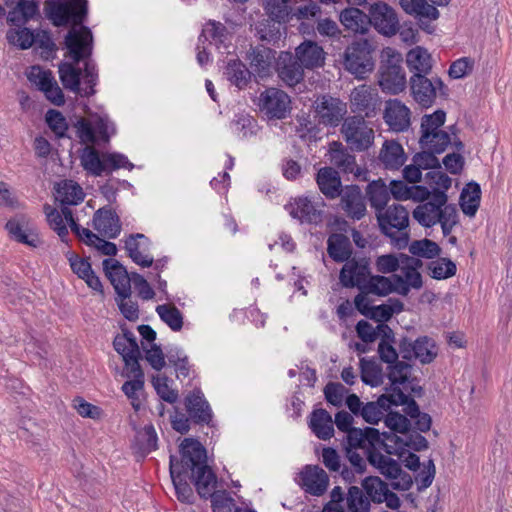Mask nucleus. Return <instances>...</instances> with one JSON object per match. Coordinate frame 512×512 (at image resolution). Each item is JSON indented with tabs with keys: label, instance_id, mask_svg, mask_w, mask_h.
<instances>
[{
	"label": "nucleus",
	"instance_id": "nucleus-56",
	"mask_svg": "<svg viewBox=\"0 0 512 512\" xmlns=\"http://www.w3.org/2000/svg\"><path fill=\"white\" fill-rule=\"evenodd\" d=\"M361 379L365 384L377 387L382 384L383 374L380 366L373 360L360 359Z\"/></svg>",
	"mask_w": 512,
	"mask_h": 512
},
{
	"label": "nucleus",
	"instance_id": "nucleus-46",
	"mask_svg": "<svg viewBox=\"0 0 512 512\" xmlns=\"http://www.w3.org/2000/svg\"><path fill=\"white\" fill-rule=\"evenodd\" d=\"M327 245L329 256L336 262H346L350 260L351 244L345 235L332 234L328 238Z\"/></svg>",
	"mask_w": 512,
	"mask_h": 512
},
{
	"label": "nucleus",
	"instance_id": "nucleus-18",
	"mask_svg": "<svg viewBox=\"0 0 512 512\" xmlns=\"http://www.w3.org/2000/svg\"><path fill=\"white\" fill-rule=\"evenodd\" d=\"M383 118L391 130L403 132L410 127L411 111L400 100L390 99L385 104Z\"/></svg>",
	"mask_w": 512,
	"mask_h": 512
},
{
	"label": "nucleus",
	"instance_id": "nucleus-27",
	"mask_svg": "<svg viewBox=\"0 0 512 512\" xmlns=\"http://www.w3.org/2000/svg\"><path fill=\"white\" fill-rule=\"evenodd\" d=\"M295 58L304 68L313 69L323 66L325 52L316 42L306 40L296 48Z\"/></svg>",
	"mask_w": 512,
	"mask_h": 512
},
{
	"label": "nucleus",
	"instance_id": "nucleus-22",
	"mask_svg": "<svg viewBox=\"0 0 512 512\" xmlns=\"http://www.w3.org/2000/svg\"><path fill=\"white\" fill-rule=\"evenodd\" d=\"M125 248L134 263L142 267H150L154 261L149 253L150 241L143 234L130 235L125 241Z\"/></svg>",
	"mask_w": 512,
	"mask_h": 512
},
{
	"label": "nucleus",
	"instance_id": "nucleus-64",
	"mask_svg": "<svg viewBox=\"0 0 512 512\" xmlns=\"http://www.w3.org/2000/svg\"><path fill=\"white\" fill-rule=\"evenodd\" d=\"M385 425L391 430L390 433L405 436L410 429L411 423L408 418L397 412H390L384 419Z\"/></svg>",
	"mask_w": 512,
	"mask_h": 512
},
{
	"label": "nucleus",
	"instance_id": "nucleus-11",
	"mask_svg": "<svg viewBox=\"0 0 512 512\" xmlns=\"http://www.w3.org/2000/svg\"><path fill=\"white\" fill-rule=\"evenodd\" d=\"M402 259L404 261L399 268L400 273L392 275L396 281V293L405 296L411 289L422 287V277L418 271L421 261L408 255L403 256Z\"/></svg>",
	"mask_w": 512,
	"mask_h": 512
},
{
	"label": "nucleus",
	"instance_id": "nucleus-33",
	"mask_svg": "<svg viewBox=\"0 0 512 512\" xmlns=\"http://www.w3.org/2000/svg\"><path fill=\"white\" fill-rule=\"evenodd\" d=\"M185 406L190 417L197 422L209 423L212 418L210 406L200 390H195L186 397Z\"/></svg>",
	"mask_w": 512,
	"mask_h": 512
},
{
	"label": "nucleus",
	"instance_id": "nucleus-25",
	"mask_svg": "<svg viewBox=\"0 0 512 512\" xmlns=\"http://www.w3.org/2000/svg\"><path fill=\"white\" fill-rule=\"evenodd\" d=\"M209 41L210 45H214L218 50L224 49V52L230 53L229 48L232 46V34L220 22L209 21L204 26L199 37V42Z\"/></svg>",
	"mask_w": 512,
	"mask_h": 512
},
{
	"label": "nucleus",
	"instance_id": "nucleus-34",
	"mask_svg": "<svg viewBox=\"0 0 512 512\" xmlns=\"http://www.w3.org/2000/svg\"><path fill=\"white\" fill-rule=\"evenodd\" d=\"M340 22L345 29L359 34H366L370 28L369 14L359 8L344 9L340 13Z\"/></svg>",
	"mask_w": 512,
	"mask_h": 512
},
{
	"label": "nucleus",
	"instance_id": "nucleus-14",
	"mask_svg": "<svg viewBox=\"0 0 512 512\" xmlns=\"http://www.w3.org/2000/svg\"><path fill=\"white\" fill-rule=\"evenodd\" d=\"M259 107L268 118L283 119L289 112L290 98L277 88H269L260 94Z\"/></svg>",
	"mask_w": 512,
	"mask_h": 512
},
{
	"label": "nucleus",
	"instance_id": "nucleus-37",
	"mask_svg": "<svg viewBox=\"0 0 512 512\" xmlns=\"http://www.w3.org/2000/svg\"><path fill=\"white\" fill-rule=\"evenodd\" d=\"M320 191L328 198L334 199L341 193V180L336 170L331 167L321 168L317 173Z\"/></svg>",
	"mask_w": 512,
	"mask_h": 512
},
{
	"label": "nucleus",
	"instance_id": "nucleus-13",
	"mask_svg": "<svg viewBox=\"0 0 512 512\" xmlns=\"http://www.w3.org/2000/svg\"><path fill=\"white\" fill-rule=\"evenodd\" d=\"M180 452V461L173 456L170 459H174V463L179 465L182 473L193 472L206 465V451L199 441L185 438L180 445Z\"/></svg>",
	"mask_w": 512,
	"mask_h": 512
},
{
	"label": "nucleus",
	"instance_id": "nucleus-30",
	"mask_svg": "<svg viewBox=\"0 0 512 512\" xmlns=\"http://www.w3.org/2000/svg\"><path fill=\"white\" fill-rule=\"evenodd\" d=\"M44 213L50 228L58 234L62 241H65L68 235L66 224H69L70 228L72 229V224L76 223L73 218L72 211L67 207H64L61 211H58L56 208L46 204L44 206Z\"/></svg>",
	"mask_w": 512,
	"mask_h": 512
},
{
	"label": "nucleus",
	"instance_id": "nucleus-12",
	"mask_svg": "<svg viewBox=\"0 0 512 512\" xmlns=\"http://www.w3.org/2000/svg\"><path fill=\"white\" fill-rule=\"evenodd\" d=\"M383 449L390 455H398L404 457L410 449L420 451L427 448L428 442L425 437L420 434H406L398 436L392 433H383Z\"/></svg>",
	"mask_w": 512,
	"mask_h": 512
},
{
	"label": "nucleus",
	"instance_id": "nucleus-50",
	"mask_svg": "<svg viewBox=\"0 0 512 512\" xmlns=\"http://www.w3.org/2000/svg\"><path fill=\"white\" fill-rule=\"evenodd\" d=\"M405 153L402 146L395 141H386L380 152V160L386 168L396 169L405 162Z\"/></svg>",
	"mask_w": 512,
	"mask_h": 512
},
{
	"label": "nucleus",
	"instance_id": "nucleus-29",
	"mask_svg": "<svg viewBox=\"0 0 512 512\" xmlns=\"http://www.w3.org/2000/svg\"><path fill=\"white\" fill-rule=\"evenodd\" d=\"M368 461L385 477L393 480L398 478L405 480V478H407L405 481L407 487L411 484L410 477L406 473L402 472V469L396 460L375 451L369 453Z\"/></svg>",
	"mask_w": 512,
	"mask_h": 512
},
{
	"label": "nucleus",
	"instance_id": "nucleus-52",
	"mask_svg": "<svg viewBox=\"0 0 512 512\" xmlns=\"http://www.w3.org/2000/svg\"><path fill=\"white\" fill-rule=\"evenodd\" d=\"M363 291L380 296H386L393 292L396 293V281H394L393 275L390 277L380 275L369 276Z\"/></svg>",
	"mask_w": 512,
	"mask_h": 512
},
{
	"label": "nucleus",
	"instance_id": "nucleus-38",
	"mask_svg": "<svg viewBox=\"0 0 512 512\" xmlns=\"http://www.w3.org/2000/svg\"><path fill=\"white\" fill-rule=\"evenodd\" d=\"M406 63L413 75L423 74L426 76L432 69V58L430 53L421 46L409 50L406 55Z\"/></svg>",
	"mask_w": 512,
	"mask_h": 512
},
{
	"label": "nucleus",
	"instance_id": "nucleus-10",
	"mask_svg": "<svg viewBox=\"0 0 512 512\" xmlns=\"http://www.w3.org/2000/svg\"><path fill=\"white\" fill-rule=\"evenodd\" d=\"M370 26L386 37L394 36L399 30V20L395 10L384 2H376L369 8Z\"/></svg>",
	"mask_w": 512,
	"mask_h": 512
},
{
	"label": "nucleus",
	"instance_id": "nucleus-21",
	"mask_svg": "<svg viewBox=\"0 0 512 512\" xmlns=\"http://www.w3.org/2000/svg\"><path fill=\"white\" fill-rule=\"evenodd\" d=\"M103 268L118 296H130L132 275L115 259H105Z\"/></svg>",
	"mask_w": 512,
	"mask_h": 512
},
{
	"label": "nucleus",
	"instance_id": "nucleus-63",
	"mask_svg": "<svg viewBox=\"0 0 512 512\" xmlns=\"http://www.w3.org/2000/svg\"><path fill=\"white\" fill-rule=\"evenodd\" d=\"M27 78L40 91H43L49 84H53V80H55L50 70L43 69L40 66H32L27 73Z\"/></svg>",
	"mask_w": 512,
	"mask_h": 512
},
{
	"label": "nucleus",
	"instance_id": "nucleus-43",
	"mask_svg": "<svg viewBox=\"0 0 512 512\" xmlns=\"http://www.w3.org/2000/svg\"><path fill=\"white\" fill-rule=\"evenodd\" d=\"M192 477L197 492L201 497L207 498L213 495L216 487V476L207 465L193 471Z\"/></svg>",
	"mask_w": 512,
	"mask_h": 512
},
{
	"label": "nucleus",
	"instance_id": "nucleus-47",
	"mask_svg": "<svg viewBox=\"0 0 512 512\" xmlns=\"http://www.w3.org/2000/svg\"><path fill=\"white\" fill-rule=\"evenodd\" d=\"M380 403L385 405H404V412L410 416L412 419H414L419 413V407L416 403V401L412 398H410L407 394H405L401 390H394L393 392H390L389 394H384L380 396Z\"/></svg>",
	"mask_w": 512,
	"mask_h": 512
},
{
	"label": "nucleus",
	"instance_id": "nucleus-4",
	"mask_svg": "<svg viewBox=\"0 0 512 512\" xmlns=\"http://www.w3.org/2000/svg\"><path fill=\"white\" fill-rule=\"evenodd\" d=\"M381 231L390 238L397 249H404L409 244V213L399 204L388 206L376 213Z\"/></svg>",
	"mask_w": 512,
	"mask_h": 512
},
{
	"label": "nucleus",
	"instance_id": "nucleus-40",
	"mask_svg": "<svg viewBox=\"0 0 512 512\" xmlns=\"http://www.w3.org/2000/svg\"><path fill=\"white\" fill-rule=\"evenodd\" d=\"M309 426L313 433L320 439L327 440L333 436V420L331 415L324 409L313 411Z\"/></svg>",
	"mask_w": 512,
	"mask_h": 512
},
{
	"label": "nucleus",
	"instance_id": "nucleus-54",
	"mask_svg": "<svg viewBox=\"0 0 512 512\" xmlns=\"http://www.w3.org/2000/svg\"><path fill=\"white\" fill-rule=\"evenodd\" d=\"M182 471L178 464L174 463V459L170 460V475L174 484L177 498L183 503L191 502L193 496L191 487L182 478Z\"/></svg>",
	"mask_w": 512,
	"mask_h": 512
},
{
	"label": "nucleus",
	"instance_id": "nucleus-16",
	"mask_svg": "<svg viewBox=\"0 0 512 512\" xmlns=\"http://www.w3.org/2000/svg\"><path fill=\"white\" fill-rule=\"evenodd\" d=\"M403 358L419 360L422 364L431 363L438 354L435 341L427 336L417 338L413 343L403 342L401 345Z\"/></svg>",
	"mask_w": 512,
	"mask_h": 512
},
{
	"label": "nucleus",
	"instance_id": "nucleus-45",
	"mask_svg": "<svg viewBox=\"0 0 512 512\" xmlns=\"http://www.w3.org/2000/svg\"><path fill=\"white\" fill-rule=\"evenodd\" d=\"M367 196L376 213L385 209L390 200V188L382 179L371 182L367 187Z\"/></svg>",
	"mask_w": 512,
	"mask_h": 512
},
{
	"label": "nucleus",
	"instance_id": "nucleus-5",
	"mask_svg": "<svg viewBox=\"0 0 512 512\" xmlns=\"http://www.w3.org/2000/svg\"><path fill=\"white\" fill-rule=\"evenodd\" d=\"M341 133L351 150H367L374 141V131L361 116H351L344 120Z\"/></svg>",
	"mask_w": 512,
	"mask_h": 512
},
{
	"label": "nucleus",
	"instance_id": "nucleus-9",
	"mask_svg": "<svg viewBox=\"0 0 512 512\" xmlns=\"http://www.w3.org/2000/svg\"><path fill=\"white\" fill-rule=\"evenodd\" d=\"M410 87L415 102L423 108H429L435 102L437 91L444 94L445 85L440 78L429 79L423 74H418L411 76Z\"/></svg>",
	"mask_w": 512,
	"mask_h": 512
},
{
	"label": "nucleus",
	"instance_id": "nucleus-7",
	"mask_svg": "<svg viewBox=\"0 0 512 512\" xmlns=\"http://www.w3.org/2000/svg\"><path fill=\"white\" fill-rule=\"evenodd\" d=\"M324 201L320 196L294 198L285 206L291 217L301 223L318 224L322 221Z\"/></svg>",
	"mask_w": 512,
	"mask_h": 512
},
{
	"label": "nucleus",
	"instance_id": "nucleus-44",
	"mask_svg": "<svg viewBox=\"0 0 512 512\" xmlns=\"http://www.w3.org/2000/svg\"><path fill=\"white\" fill-rule=\"evenodd\" d=\"M224 75L231 84L243 89L248 85L252 72L240 60L231 59L226 65Z\"/></svg>",
	"mask_w": 512,
	"mask_h": 512
},
{
	"label": "nucleus",
	"instance_id": "nucleus-26",
	"mask_svg": "<svg viewBox=\"0 0 512 512\" xmlns=\"http://www.w3.org/2000/svg\"><path fill=\"white\" fill-rule=\"evenodd\" d=\"M92 225L100 235L107 238H116L121 232L119 217L110 208L97 210L93 216Z\"/></svg>",
	"mask_w": 512,
	"mask_h": 512
},
{
	"label": "nucleus",
	"instance_id": "nucleus-55",
	"mask_svg": "<svg viewBox=\"0 0 512 512\" xmlns=\"http://www.w3.org/2000/svg\"><path fill=\"white\" fill-rule=\"evenodd\" d=\"M6 38L9 44L22 50L30 48L37 41L34 33L26 27L9 29L6 33Z\"/></svg>",
	"mask_w": 512,
	"mask_h": 512
},
{
	"label": "nucleus",
	"instance_id": "nucleus-17",
	"mask_svg": "<svg viewBox=\"0 0 512 512\" xmlns=\"http://www.w3.org/2000/svg\"><path fill=\"white\" fill-rule=\"evenodd\" d=\"M383 433L377 429L367 427L364 430L352 428L347 432V443L349 449H364L369 456L370 452H375L377 447L382 446Z\"/></svg>",
	"mask_w": 512,
	"mask_h": 512
},
{
	"label": "nucleus",
	"instance_id": "nucleus-39",
	"mask_svg": "<svg viewBox=\"0 0 512 512\" xmlns=\"http://www.w3.org/2000/svg\"><path fill=\"white\" fill-rule=\"evenodd\" d=\"M329 160L345 173H353L356 167L355 157L338 141H333L329 145Z\"/></svg>",
	"mask_w": 512,
	"mask_h": 512
},
{
	"label": "nucleus",
	"instance_id": "nucleus-61",
	"mask_svg": "<svg viewBox=\"0 0 512 512\" xmlns=\"http://www.w3.org/2000/svg\"><path fill=\"white\" fill-rule=\"evenodd\" d=\"M362 487L368 495L370 501L375 503H381L382 496L388 490L387 484L376 476L366 477L362 481Z\"/></svg>",
	"mask_w": 512,
	"mask_h": 512
},
{
	"label": "nucleus",
	"instance_id": "nucleus-19",
	"mask_svg": "<svg viewBox=\"0 0 512 512\" xmlns=\"http://www.w3.org/2000/svg\"><path fill=\"white\" fill-rule=\"evenodd\" d=\"M4 7L8 8L7 22L20 26L35 18L39 13V6L35 0H3Z\"/></svg>",
	"mask_w": 512,
	"mask_h": 512
},
{
	"label": "nucleus",
	"instance_id": "nucleus-15",
	"mask_svg": "<svg viewBox=\"0 0 512 512\" xmlns=\"http://www.w3.org/2000/svg\"><path fill=\"white\" fill-rule=\"evenodd\" d=\"M370 276L369 263L366 259L351 258L340 271V283L347 288L358 287L363 291Z\"/></svg>",
	"mask_w": 512,
	"mask_h": 512
},
{
	"label": "nucleus",
	"instance_id": "nucleus-20",
	"mask_svg": "<svg viewBox=\"0 0 512 512\" xmlns=\"http://www.w3.org/2000/svg\"><path fill=\"white\" fill-rule=\"evenodd\" d=\"M329 478L319 466L307 465L299 473V484L309 494L321 496L327 490Z\"/></svg>",
	"mask_w": 512,
	"mask_h": 512
},
{
	"label": "nucleus",
	"instance_id": "nucleus-57",
	"mask_svg": "<svg viewBox=\"0 0 512 512\" xmlns=\"http://www.w3.org/2000/svg\"><path fill=\"white\" fill-rule=\"evenodd\" d=\"M346 503L350 512H369L371 507L370 499L357 486L348 489Z\"/></svg>",
	"mask_w": 512,
	"mask_h": 512
},
{
	"label": "nucleus",
	"instance_id": "nucleus-42",
	"mask_svg": "<svg viewBox=\"0 0 512 512\" xmlns=\"http://www.w3.org/2000/svg\"><path fill=\"white\" fill-rule=\"evenodd\" d=\"M71 269L79 278L83 279L86 284L95 291H101L102 284L95 275L88 260L72 255L69 258Z\"/></svg>",
	"mask_w": 512,
	"mask_h": 512
},
{
	"label": "nucleus",
	"instance_id": "nucleus-32",
	"mask_svg": "<svg viewBox=\"0 0 512 512\" xmlns=\"http://www.w3.org/2000/svg\"><path fill=\"white\" fill-rule=\"evenodd\" d=\"M379 86L389 94H399L406 87V74L403 68L380 69Z\"/></svg>",
	"mask_w": 512,
	"mask_h": 512
},
{
	"label": "nucleus",
	"instance_id": "nucleus-23",
	"mask_svg": "<svg viewBox=\"0 0 512 512\" xmlns=\"http://www.w3.org/2000/svg\"><path fill=\"white\" fill-rule=\"evenodd\" d=\"M341 207L352 219L360 220L366 214V203L358 186H346L340 193Z\"/></svg>",
	"mask_w": 512,
	"mask_h": 512
},
{
	"label": "nucleus",
	"instance_id": "nucleus-60",
	"mask_svg": "<svg viewBox=\"0 0 512 512\" xmlns=\"http://www.w3.org/2000/svg\"><path fill=\"white\" fill-rule=\"evenodd\" d=\"M411 366L405 362L398 361L388 366L387 376L391 383L392 390H401L400 385H404L410 376Z\"/></svg>",
	"mask_w": 512,
	"mask_h": 512
},
{
	"label": "nucleus",
	"instance_id": "nucleus-59",
	"mask_svg": "<svg viewBox=\"0 0 512 512\" xmlns=\"http://www.w3.org/2000/svg\"><path fill=\"white\" fill-rule=\"evenodd\" d=\"M376 94L367 85H360L351 92L350 101L356 110L364 111L373 105Z\"/></svg>",
	"mask_w": 512,
	"mask_h": 512
},
{
	"label": "nucleus",
	"instance_id": "nucleus-62",
	"mask_svg": "<svg viewBox=\"0 0 512 512\" xmlns=\"http://www.w3.org/2000/svg\"><path fill=\"white\" fill-rule=\"evenodd\" d=\"M446 119V114L442 110H437L433 114L424 115L421 121V135L429 133L430 135L438 132H444L441 130Z\"/></svg>",
	"mask_w": 512,
	"mask_h": 512
},
{
	"label": "nucleus",
	"instance_id": "nucleus-48",
	"mask_svg": "<svg viewBox=\"0 0 512 512\" xmlns=\"http://www.w3.org/2000/svg\"><path fill=\"white\" fill-rule=\"evenodd\" d=\"M400 5L406 13L420 19L436 20L440 15L436 7L428 4L427 0H400Z\"/></svg>",
	"mask_w": 512,
	"mask_h": 512
},
{
	"label": "nucleus",
	"instance_id": "nucleus-51",
	"mask_svg": "<svg viewBox=\"0 0 512 512\" xmlns=\"http://www.w3.org/2000/svg\"><path fill=\"white\" fill-rule=\"evenodd\" d=\"M156 313L172 331L179 332L183 328V313L172 303L161 304L156 307Z\"/></svg>",
	"mask_w": 512,
	"mask_h": 512
},
{
	"label": "nucleus",
	"instance_id": "nucleus-35",
	"mask_svg": "<svg viewBox=\"0 0 512 512\" xmlns=\"http://www.w3.org/2000/svg\"><path fill=\"white\" fill-rule=\"evenodd\" d=\"M275 52L267 47L259 46L252 50L250 55V66L255 75L264 78L270 74Z\"/></svg>",
	"mask_w": 512,
	"mask_h": 512
},
{
	"label": "nucleus",
	"instance_id": "nucleus-31",
	"mask_svg": "<svg viewBox=\"0 0 512 512\" xmlns=\"http://www.w3.org/2000/svg\"><path fill=\"white\" fill-rule=\"evenodd\" d=\"M127 370V376L133 377V379L126 381L122 385V391L130 400L133 409L135 411H139L142 405L141 396L144 390V374L141 370V367H139L137 370L135 368Z\"/></svg>",
	"mask_w": 512,
	"mask_h": 512
},
{
	"label": "nucleus",
	"instance_id": "nucleus-24",
	"mask_svg": "<svg viewBox=\"0 0 512 512\" xmlns=\"http://www.w3.org/2000/svg\"><path fill=\"white\" fill-rule=\"evenodd\" d=\"M115 350L122 356L127 369L140 367V350L133 333L117 335L113 342Z\"/></svg>",
	"mask_w": 512,
	"mask_h": 512
},
{
	"label": "nucleus",
	"instance_id": "nucleus-6",
	"mask_svg": "<svg viewBox=\"0 0 512 512\" xmlns=\"http://www.w3.org/2000/svg\"><path fill=\"white\" fill-rule=\"evenodd\" d=\"M344 66L358 79H364L374 69L368 41L353 42L344 53Z\"/></svg>",
	"mask_w": 512,
	"mask_h": 512
},
{
	"label": "nucleus",
	"instance_id": "nucleus-53",
	"mask_svg": "<svg viewBox=\"0 0 512 512\" xmlns=\"http://www.w3.org/2000/svg\"><path fill=\"white\" fill-rule=\"evenodd\" d=\"M290 0H264L266 14L277 23H285L291 15Z\"/></svg>",
	"mask_w": 512,
	"mask_h": 512
},
{
	"label": "nucleus",
	"instance_id": "nucleus-28",
	"mask_svg": "<svg viewBox=\"0 0 512 512\" xmlns=\"http://www.w3.org/2000/svg\"><path fill=\"white\" fill-rule=\"evenodd\" d=\"M303 68L290 52H282L279 55L278 74L288 86H294L303 79Z\"/></svg>",
	"mask_w": 512,
	"mask_h": 512
},
{
	"label": "nucleus",
	"instance_id": "nucleus-1",
	"mask_svg": "<svg viewBox=\"0 0 512 512\" xmlns=\"http://www.w3.org/2000/svg\"><path fill=\"white\" fill-rule=\"evenodd\" d=\"M48 17L55 26L72 23L73 27L65 37V45L69 57L78 64L84 63V69L75 67L73 63L59 65V76L63 86L81 96L95 93L98 73L95 62L91 59L93 37L89 28L79 26L87 14V0H50L47 3Z\"/></svg>",
	"mask_w": 512,
	"mask_h": 512
},
{
	"label": "nucleus",
	"instance_id": "nucleus-41",
	"mask_svg": "<svg viewBox=\"0 0 512 512\" xmlns=\"http://www.w3.org/2000/svg\"><path fill=\"white\" fill-rule=\"evenodd\" d=\"M55 191L56 200L64 205H77L84 199L82 187L72 180H64L58 183Z\"/></svg>",
	"mask_w": 512,
	"mask_h": 512
},
{
	"label": "nucleus",
	"instance_id": "nucleus-36",
	"mask_svg": "<svg viewBox=\"0 0 512 512\" xmlns=\"http://www.w3.org/2000/svg\"><path fill=\"white\" fill-rule=\"evenodd\" d=\"M72 231L82 240L86 245L95 247L103 255L114 256L117 253V247L114 243L106 241L94 234L88 228H82L79 224H72Z\"/></svg>",
	"mask_w": 512,
	"mask_h": 512
},
{
	"label": "nucleus",
	"instance_id": "nucleus-2",
	"mask_svg": "<svg viewBox=\"0 0 512 512\" xmlns=\"http://www.w3.org/2000/svg\"><path fill=\"white\" fill-rule=\"evenodd\" d=\"M76 135L85 147L80 153V162L83 169L92 176L98 177L105 173L104 154L100 157L98 151L92 147L100 141L108 142L115 134L114 124L106 113L88 112L75 123Z\"/></svg>",
	"mask_w": 512,
	"mask_h": 512
},
{
	"label": "nucleus",
	"instance_id": "nucleus-3",
	"mask_svg": "<svg viewBox=\"0 0 512 512\" xmlns=\"http://www.w3.org/2000/svg\"><path fill=\"white\" fill-rule=\"evenodd\" d=\"M413 217L424 227L440 223L444 235L450 234L458 221L457 210L454 206L447 205L444 191L434 192L430 201L418 205L413 211Z\"/></svg>",
	"mask_w": 512,
	"mask_h": 512
},
{
	"label": "nucleus",
	"instance_id": "nucleus-58",
	"mask_svg": "<svg viewBox=\"0 0 512 512\" xmlns=\"http://www.w3.org/2000/svg\"><path fill=\"white\" fill-rule=\"evenodd\" d=\"M449 143L450 136L447 132H438L432 135L426 133L420 137L421 147L437 154L444 152Z\"/></svg>",
	"mask_w": 512,
	"mask_h": 512
},
{
	"label": "nucleus",
	"instance_id": "nucleus-49",
	"mask_svg": "<svg viewBox=\"0 0 512 512\" xmlns=\"http://www.w3.org/2000/svg\"><path fill=\"white\" fill-rule=\"evenodd\" d=\"M481 189L477 183H469L460 195V206L467 216H474L479 208Z\"/></svg>",
	"mask_w": 512,
	"mask_h": 512
},
{
	"label": "nucleus",
	"instance_id": "nucleus-8",
	"mask_svg": "<svg viewBox=\"0 0 512 512\" xmlns=\"http://www.w3.org/2000/svg\"><path fill=\"white\" fill-rule=\"evenodd\" d=\"M315 115L320 124L337 127L347 114V104L339 98L324 95L314 103Z\"/></svg>",
	"mask_w": 512,
	"mask_h": 512
}]
</instances>
